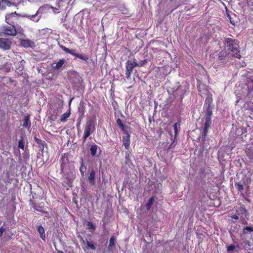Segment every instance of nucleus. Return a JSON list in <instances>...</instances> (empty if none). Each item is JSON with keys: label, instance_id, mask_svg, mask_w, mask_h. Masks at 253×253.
I'll list each match as a JSON object with an SVG mask.
<instances>
[{"label": "nucleus", "instance_id": "obj_35", "mask_svg": "<svg viewBox=\"0 0 253 253\" xmlns=\"http://www.w3.org/2000/svg\"><path fill=\"white\" fill-rule=\"evenodd\" d=\"M35 139H36V141H38V139H37V138H35Z\"/></svg>", "mask_w": 253, "mask_h": 253}, {"label": "nucleus", "instance_id": "obj_19", "mask_svg": "<svg viewBox=\"0 0 253 253\" xmlns=\"http://www.w3.org/2000/svg\"><path fill=\"white\" fill-rule=\"evenodd\" d=\"M65 60L64 59L59 60L55 66H53L54 69H59L64 64Z\"/></svg>", "mask_w": 253, "mask_h": 253}, {"label": "nucleus", "instance_id": "obj_34", "mask_svg": "<svg viewBox=\"0 0 253 253\" xmlns=\"http://www.w3.org/2000/svg\"><path fill=\"white\" fill-rule=\"evenodd\" d=\"M231 217L232 218V219H238L239 218L238 216L237 215H233L231 216Z\"/></svg>", "mask_w": 253, "mask_h": 253}, {"label": "nucleus", "instance_id": "obj_28", "mask_svg": "<svg viewBox=\"0 0 253 253\" xmlns=\"http://www.w3.org/2000/svg\"><path fill=\"white\" fill-rule=\"evenodd\" d=\"M178 126H179V124L178 123H176L174 124V125L173 126L174 130V133H175V136H176L177 135V134H178Z\"/></svg>", "mask_w": 253, "mask_h": 253}, {"label": "nucleus", "instance_id": "obj_6", "mask_svg": "<svg viewBox=\"0 0 253 253\" xmlns=\"http://www.w3.org/2000/svg\"><path fill=\"white\" fill-rule=\"evenodd\" d=\"M11 43L10 41L8 39L0 38V48L4 50L9 49Z\"/></svg>", "mask_w": 253, "mask_h": 253}, {"label": "nucleus", "instance_id": "obj_2", "mask_svg": "<svg viewBox=\"0 0 253 253\" xmlns=\"http://www.w3.org/2000/svg\"><path fill=\"white\" fill-rule=\"evenodd\" d=\"M212 109H204L205 115L204 118L205 122L204 124L203 131L202 133L203 137H205L207 136L208 129L211 124V115L212 114Z\"/></svg>", "mask_w": 253, "mask_h": 253}, {"label": "nucleus", "instance_id": "obj_15", "mask_svg": "<svg viewBox=\"0 0 253 253\" xmlns=\"http://www.w3.org/2000/svg\"><path fill=\"white\" fill-rule=\"evenodd\" d=\"M73 56H76L78 58L80 59L81 60L84 61L85 62H87V60H88V56L84 54H79L77 53L76 51L75 52V54H74Z\"/></svg>", "mask_w": 253, "mask_h": 253}, {"label": "nucleus", "instance_id": "obj_4", "mask_svg": "<svg viewBox=\"0 0 253 253\" xmlns=\"http://www.w3.org/2000/svg\"><path fill=\"white\" fill-rule=\"evenodd\" d=\"M6 35L9 36H15L16 35V30L14 26H2L0 27V36Z\"/></svg>", "mask_w": 253, "mask_h": 253}, {"label": "nucleus", "instance_id": "obj_33", "mask_svg": "<svg viewBox=\"0 0 253 253\" xmlns=\"http://www.w3.org/2000/svg\"><path fill=\"white\" fill-rule=\"evenodd\" d=\"M244 231L246 230V231H247L248 232H253V228H251L250 227L247 226L245 228H244Z\"/></svg>", "mask_w": 253, "mask_h": 253}, {"label": "nucleus", "instance_id": "obj_29", "mask_svg": "<svg viewBox=\"0 0 253 253\" xmlns=\"http://www.w3.org/2000/svg\"><path fill=\"white\" fill-rule=\"evenodd\" d=\"M236 188L238 189V191H242L244 189L243 185L241 183H238L236 185Z\"/></svg>", "mask_w": 253, "mask_h": 253}, {"label": "nucleus", "instance_id": "obj_1", "mask_svg": "<svg viewBox=\"0 0 253 253\" xmlns=\"http://www.w3.org/2000/svg\"><path fill=\"white\" fill-rule=\"evenodd\" d=\"M224 49L227 54H230L232 56L240 59V49L239 45V42L236 40L231 38H225L224 39Z\"/></svg>", "mask_w": 253, "mask_h": 253}, {"label": "nucleus", "instance_id": "obj_21", "mask_svg": "<svg viewBox=\"0 0 253 253\" xmlns=\"http://www.w3.org/2000/svg\"><path fill=\"white\" fill-rule=\"evenodd\" d=\"M86 168L85 166H84V163H83V159H82L81 166L80 168V171L81 172V175L82 176H84V173L86 171Z\"/></svg>", "mask_w": 253, "mask_h": 253}, {"label": "nucleus", "instance_id": "obj_12", "mask_svg": "<svg viewBox=\"0 0 253 253\" xmlns=\"http://www.w3.org/2000/svg\"><path fill=\"white\" fill-rule=\"evenodd\" d=\"M13 4L8 0H1L0 2V8L4 9L6 6H10Z\"/></svg>", "mask_w": 253, "mask_h": 253}, {"label": "nucleus", "instance_id": "obj_16", "mask_svg": "<svg viewBox=\"0 0 253 253\" xmlns=\"http://www.w3.org/2000/svg\"><path fill=\"white\" fill-rule=\"evenodd\" d=\"M23 126L25 127H30L31 126V122L30 121V116L25 115L24 116V123Z\"/></svg>", "mask_w": 253, "mask_h": 253}, {"label": "nucleus", "instance_id": "obj_5", "mask_svg": "<svg viewBox=\"0 0 253 253\" xmlns=\"http://www.w3.org/2000/svg\"><path fill=\"white\" fill-rule=\"evenodd\" d=\"M137 66V62L135 59L128 60L126 65V78L129 79L132 74L133 68Z\"/></svg>", "mask_w": 253, "mask_h": 253}, {"label": "nucleus", "instance_id": "obj_22", "mask_svg": "<svg viewBox=\"0 0 253 253\" xmlns=\"http://www.w3.org/2000/svg\"><path fill=\"white\" fill-rule=\"evenodd\" d=\"M70 111H69L68 112H66L64 113L60 119L61 122H65L67 121V119L70 117Z\"/></svg>", "mask_w": 253, "mask_h": 253}, {"label": "nucleus", "instance_id": "obj_11", "mask_svg": "<svg viewBox=\"0 0 253 253\" xmlns=\"http://www.w3.org/2000/svg\"><path fill=\"white\" fill-rule=\"evenodd\" d=\"M18 147H19V148H20L23 150L24 158L25 159H28L29 155V153L27 152L28 149L26 147H25L24 142L22 140H19Z\"/></svg>", "mask_w": 253, "mask_h": 253}, {"label": "nucleus", "instance_id": "obj_20", "mask_svg": "<svg viewBox=\"0 0 253 253\" xmlns=\"http://www.w3.org/2000/svg\"><path fill=\"white\" fill-rule=\"evenodd\" d=\"M116 123L118 126L123 131V132L127 131L126 130L125 126L120 119H118L116 121Z\"/></svg>", "mask_w": 253, "mask_h": 253}, {"label": "nucleus", "instance_id": "obj_8", "mask_svg": "<svg viewBox=\"0 0 253 253\" xmlns=\"http://www.w3.org/2000/svg\"><path fill=\"white\" fill-rule=\"evenodd\" d=\"M212 101V97L211 94L208 93L207 94V96L206 97L204 109H212L213 108V105H211Z\"/></svg>", "mask_w": 253, "mask_h": 253}, {"label": "nucleus", "instance_id": "obj_32", "mask_svg": "<svg viewBox=\"0 0 253 253\" xmlns=\"http://www.w3.org/2000/svg\"><path fill=\"white\" fill-rule=\"evenodd\" d=\"M235 247L234 245H230L227 248V251L228 252L232 251L235 249Z\"/></svg>", "mask_w": 253, "mask_h": 253}, {"label": "nucleus", "instance_id": "obj_13", "mask_svg": "<svg viewBox=\"0 0 253 253\" xmlns=\"http://www.w3.org/2000/svg\"><path fill=\"white\" fill-rule=\"evenodd\" d=\"M95 171L93 169H92L91 170L89 173V175L88 177V179L91 185H94L95 184Z\"/></svg>", "mask_w": 253, "mask_h": 253}, {"label": "nucleus", "instance_id": "obj_25", "mask_svg": "<svg viewBox=\"0 0 253 253\" xmlns=\"http://www.w3.org/2000/svg\"><path fill=\"white\" fill-rule=\"evenodd\" d=\"M62 48L64 51H65L67 53H70V54H71L72 55L75 54V52L76 51L75 49H70L65 46H62Z\"/></svg>", "mask_w": 253, "mask_h": 253}, {"label": "nucleus", "instance_id": "obj_27", "mask_svg": "<svg viewBox=\"0 0 253 253\" xmlns=\"http://www.w3.org/2000/svg\"><path fill=\"white\" fill-rule=\"evenodd\" d=\"M86 244L87 246L89 249H91L92 250H95V247L94 245L92 243H91L89 242H88V241H86Z\"/></svg>", "mask_w": 253, "mask_h": 253}, {"label": "nucleus", "instance_id": "obj_23", "mask_svg": "<svg viewBox=\"0 0 253 253\" xmlns=\"http://www.w3.org/2000/svg\"><path fill=\"white\" fill-rule=\"evenodd\" d=\"M86 226L87 228L91 231H93L96 229V225L90 221L87 222Z\"/></svg>", "mask_w": 253, "mask_h": 253}, {"label": "nucleus", "instance_id": "obj_7", "mask_svg": "<svg viewBox=\"0 0 253 253\" xmlns=\"http://www.w3.org/2000/svg\"><path fill=\"white\" fill-rule=\"evenodd\" d=\"M18 14L16 12H12L5 16V21L9 24L13 23L17 19Z\"/></svg>", "mask_w": 253, "mask_h": 253}, {"label": "nucleus", "instance_id": "obj_17", "mask_svg": "<svg viewBox=\"0 0 253 253\" xmlns=\"http://www.w3.org/2000/svg\"><path fill=\"white\" fill-rule=\"evenodd\" d=\"M38 231L40 235V237L41 239H42L43 240H45V235L44 233V229L42 226H39L38 227Z\"/></svg>", "mask_w": 253, "mask_h": 253}, {"label": "nucleus", "instance_id": "obj_3", "mask_svg": "<svg viewBox=\"0 0 253 253\" xmlns=\"http://www.w3.org/2000/svg\"><path fill=\"white\" fill-rule=\"evenodd\" d=\"M95 122L96 117L95 116L90 117V119L86 122L84 134V141H85L90 135L91 133L95 130Z\"/></svg>", "mask_w": 253, "mask_h": 253}, {"label": "nucleus", "instance_id": "obj_26", "mask_svg": "<svg viewBox=\"0 0 253 253\" xmlns=\"http://www.w3.org/2000/svg\"><path fill=\"white\" fill-rule=\"evenodd\" d=\"M24 17H26L30 19H31L34 21H39V18H36V14H34V15H25L24 16Z\"/></svg>", "mask_w": 253, "mask_h": 253}, {"label": "nucleus", "instance_id": "obj_14", "mask_svg": "<svg viewBox=\"0 0 253 253\" xmlns=\"http://www.w3.org/2000/svg\"><path fill=\"white\" fill-rule=\"evenodd\" d=\"M99 149L98 146L96 144H92L90 148V152L92 157L96 156L97 151Z\"/></svg>", "mask_w": 253, "mask_h": 253}, {"label": "nucleus", "instance_id": "obj_31", "mask_svg": "<svg viewBox=\"0 0 253 253\" xmlns=\"http://www.w3.org/2000/svg\"><path fill=\"white\" fill-rule=\"evenodd\" d=\"M238 131H239V132L237 134V135H244L246 132V131L244 128H242L238 129Z\"/></svg>", "mask_w": 253, "mask_h": 253}, {"label": "nucleus", "instance_id": "obj_30", "mask_svg": "<svg viewBox=\"0 0 253 253\" xmlns=\"http://www.w3.org/2000/svg\"><path fill=\"white\" fill-rule=\"evenodd\" d=\"M147 63V59L141 60L139 62V63H137V66H143L145 65Z\"/></svg>", "mask_w": 253, "mask_h": 253}, {"label": "nucleus", "instance_id": "obj_9", "mask_svg": "<svg viewBox=\"0 0 253 253\" xmlns=\"http://www.w3.org/2000/svg\"><path fill=\"white\" fill-rule=\"evenodd\" d=\"M20 45L25 48L32 47L35 46V43L30 40H22L20 41Z\"/></svg>", "mask_w": 253, "mask_h": 253}, {"label": "nucleus", "instance_id": "obj_10", "mask_svg": "<svg viewBox=\"0 0 253 253\" xmlns=\"http://www.w3.org/2000/svg\"><path fill=\"white\" fill-rule=\"evenodd\" d=\"M125 134L123 137V143L126 149H128L130 145V135L128 132H124Z\"/></svg>", "mask_w": 253, "mask_h": 253}, {"label": "nucleus", "instance_id": "obj_24", "mask_svg": "<svg viewBox=\"0 0 253 253\" xmlns=\"http://www.w3.org/2000/svg\"><path fill=\"white\" fill-rule=\"evenodd\" d=\"M154 202V197H151L148 201V203L146 204V208L147 210H149L150 209L152 205H153V203Z\"/></svg>", "mask_w": 253, "mask_h": 253}, {"label": "nucleus", "instance_id": "obj_18", "mask_svg": "<svg viewBox=\"0 0 253 253\" xmlns=\"http://www.w3.org/2000/svg\"><path fill=\"white\" fill-rule=\"evenodd\" d=\"M115 238L114 236L111 237L109 240L108 248L109 250H112L115 247Z\"/></svg>", "mask_w": 253, "mask_h": 253}]
</instances>
